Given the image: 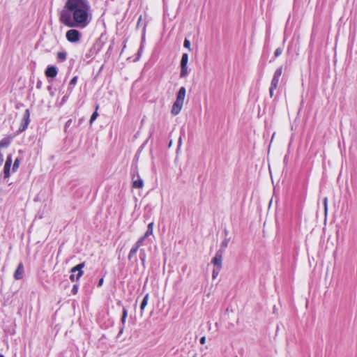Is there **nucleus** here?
I'll list each match as a JSON object with an SVG mask.
<instances>
[{
	"label": "nucleus",
	"mask_w": 357,
	"mask_h": 357,
	"mask_svg": "<svg viewBox=\"0 0 357 357\" xmlns=\"http://www.w3.org/2000/svg\"><path fill=\"white\" fill-rule=\"evenodd\" d=\"M282 67H279L274 73V75H273V78H276V79H280V77L282 75Z\"/></svg>",
	"instance_id": "obj_19"
},
{
	"label": "nucleus",
	"mask_w": 357,
	"mask_h": 357,
	"mask_svg": "<svg viewBox=\"0 0 357 357\" xmlns=\"http://www.w3.org/2000/svg\"><path fill=\"white\" fill-rule=\"evenodd\" d=\"M0 357H4L3 355L0 354Z\"/></svg>",
	"instance_id": "obj_35"
},
{
	"label": "nucleus",
	"mask_w": 357,
	"mask_h": 357,
	"mask_svg": "<svg viewBox=\"0 0 357 357\" xmlns=\"http://www.w3.org/2000/svg\"><path fill=\"white\" fill-rule=\"evenodd\" d=\"M222 255L218 251L216 252L215 257L212 259V263L216 268H222Z\"/></svg>",
	"instance_id": "obj_8"
},
{
	"label": "nucleus",
	"mask_w": 357,
	"mask_h": 357,
	"mask_svg": "<svg viewBox=\"0 0 357 357\" xmlns=\"http://www.w3.org/2000/svg\"><path fill=\"white\" fill-rule=\"evenodd\" d=\"M73 13L68 10H63L61 13L60 20L61 22L69 27L76 26L75 22L74 20V17L73 16Z\"/></svg>",
	"instance_id": "obj_3"
},
{
	"label": "nucleus",
	"mask_w": 357,
	"mask_h": 357,
	"mask_svg": "<svg viewBox=\"0 0 357 357\" xmlns=\"http://www.w3.org/2000/svg\"><path fill=\"white\" fill-rule=\"evenodd\" d=\"M205 342H206V337H201V339H200V343H201L202 344H205Z\"/></svg>",
	"instance_id": "obj_32"
},
{
	"label": "nucleus",
	"mask_w": 357,
	"mask_h": 357,
	"mask_svg": "<svg viewBox=\"0 0 357 357\" xmlns=\"http://www.w3.org/2000/svg\"><path fill=\"white\" fill-rule=\"evenodd\" d=\"M29 116H30L29 110L26 109L24 112V114L23 115L21 126L19 128V132H23L26 129V128L29 123V121H30Z\"/></svg>",
	"instance_id": "obj_6"
},
{
	"label": "nucleus",
	"mask_w": 357,
	"mask_h": 357,
	"mask_svg": "<svg viewBox=\"0 0 357 357\" xmlns=\"http://www.w3.org/2000/svg\"><path fill=\"white\" fill-rule=\"evenodd\" d=\"M84 267V263L79 264L78 265L74 266L71 269V275L70 276V279L72 281H75V280H79L83 275L84 272L82 268Z\"/></svg>",
	"instance_id": "obj_4"
},
{
	"label": "nucleus",
	"mask_w": 357,
	"mask_h": 357,
	"mask_svg": "<svg viewBox=\"0 0 357 357\" xmlns=\"http://www.w3.org/2000/svg\"><path fill=\"white\" fill-rule=\"evenodd\" d=\"M102 283H103V278H101V279L99 280V282H98V287L102 286Z\"/></svg>",
	"instance_id": "obj_33"
},
{
	"label": "nucleus",
	"mask_w": 357,
	"mask_h": 357,
	"mask_svg": "<svg viewBox=\"0 0 357 357\" xmlns=\"http://www.w3.org/2000/svg\"><path fill=\"white\" fill-rule=\"evenodd\" d=\"M189 74L188 65H181L180 77L181 78L185 77Z\"/></svg>",
	"instance_id": "obj_14"
},
{
	"label": "nucleus",
	"mask_w": 357,
	"mask_h": 357,
	"mask_svg": "<svg viewBox=\"0 0 357 357\" xmlns=\"http://www.w3.org/2000/svg\"><path fill=\"white\" fill-rule=\"evenodd\" d=\"M19 165H20V160L18 158H16L15 160L14 161L13 168H12V170L13 172L17 171V169L19 167Z\"/></svg>",
	"instance_id": "obj_22"
},
{
	"label": "nucleus",
	"mask_w": 357,
	"mask_h": 357,
	"mask_svg": "<svg viewBox=\"0 0 357 357\" xmlns=\"http://www.w3.org/2000/svg\"><path fill=\"white\" fill-rule=\"evenodd\" d=\"M188 54L186 53L183 54L181 60V65H188Z\"/></svg>",
	"instance_id": "obj_18"
},
{
	"label": "nucleus",
	"mask_w": 357,
	"mask_h": 357,
	"mask_svg": "<svg viewBox=\"0 0 357 357\" xmlns=\"http://www.w3.org/2000/svg\"><path fill=\"white\" fill-rule=\"evenodd\" d=\"M24 276V266L22 263H20L16 271L14 273V278L17 280H21L23 278Z\"/></svg>",
	"instance_id": "obj_10"
},
{
	"label": "nucleus",
	"mask_w": 357,
	"mask_h": 357,
	"mask_svg": "<svg viewBox=\"0 0 357 357\" xmlns=\"http://www.w3.org/2000/svg\"><path fill=\"white\" fill-rule=\"evenodd\" d=\"M181 139L180 138L179 141H178V144H181Z\"/></svg>",
	"instance_id": "obj_34"
},
{
	"label": "nucleus",
	"mask_w": 357,
	"mask_h": 357,
	"mask_svg": "<svg viewBox=\"0 0 357 357\" xmlns=\"http://www.w3.org/2000/svg\"><path fill=\"white\" fill-rule=\"evenodd\" d=\"M98 108V105L96 107V111L92 114L91 119H90V123L91 124L98 117V114L97 112V109Z\"/></svg>",
	"instance_id": "obj_21"
},
{
	"label": "nucleus",
	"mask_w": 357,
	"mask_h": 357,
	"mask_svg": "<svg viewBox=\"0 0 357 357\" xmlns=\"http://www.w3.org/2000/svg\"><path fill=\"white\" fill-rule=\"evenodd\" d=\"M77 76H75L74 77L72 78V79L70 80V83H69V85L70 86H74L77 84Z\"/></svg>",
	"instance_id": "obj_29"
},
{
	"label": "nucleus",
	"mask_w": 357,
	"mask_h": 357,
	"mask_svg": "<svg viewBox=\"0 0 357 357\" xmlns=\"http://www.w3.org/2000/svg\"><path fill=\"white\" fill-rule=\"evenodd\" d=\"M228 243H229V239L228 238H225L222 241V242L221 243V248H225L228 246Z\"/></svg>",
	"instance_id": "obj_28"
},
{
	"label": "nucleus",
	"mask_w": 357,
	"mask_h": 357,
	"mask_svg": "<svg viewBox=\"0 0 357 357\" xmlns=\"http://www.w3.org/2000/svg\"><path fill=\"white\" fill-rule=\"evenodd\" d=\"M66 57H67V54L65 52H59L57 53V58L60 61H65L66 59Z\"/></svg>",
	"instance_id": "obj_20"
},
{
	"label": "nucleus",
	"mask_w": 357,
	"mask_h": 357,
	"mask_svg": "<svg viewBox=\"0 0 357 357\" xmlns=\"http://www.w3.org/2000/svg\"><path fill=\"white\" fill-rule=\"evenodd\" d=\"M45 73L46 77L54 78L58 73L57 68L54 66H50L47 68Z\"/></svg>",
	"instance_id": "obj_9"
},
{
	"label": "nucleus",
	"mask_w": 357,
	"mask_h": 357,
	"mask_svg": "<svg viewBox=\"0 0 357 357\" xmlns=\"http://www.w3.org/2000/svg\"><path fill=\"white\" fill-rule=\"evenodd\" d=\"M127 315H128V311H127V310L126 308H123V309L122 317H121V322L123 324H124L126 322V319Z\"/></svg>",
	"instance_id": "obj_24"
},
{
	"label": "nucleus",
	"mask_w": 357,
	"mask_h": 357,
	"mask_svg": "<svg viewBox=\"0 0 357 357\" xmlns=\"http://www.w3.org/2000/svg\"><path fill=\"white\" fill-rule=\"evenodd\" d=\"M323 204H324V206L325 215H326L327 214V211H328V198L327 197H325L324 199Z\"/></svg>",
	"instance_id": "obj_25"
},
{
	"label": "nucleus",
	"mask_w": 357,
	"mask_h": 357,
	"mask_svg": "<svg viewBox=\"0 0 357 357\" xmlns=\"http://www.w3.org/2000/svg\"><path fill=\"white\" fill-rule=\"evenodd\" d=\"M279 80L280 79H278L273 77V79L271 80V86H270V89H269V93H270V96L271 97H273V91L275 89H277L278 83H279Z\"/></svg>",
	"instance_id": "obj_13"
},
{
	"label": "nucleus",
	"mask_w": 357,
	"mask_h": 357,
	"mask_svg": "<svg viewBox=\"0 0 357 357\" xmlns=\"http://www.w3.org/2000/svg\"><path fill=\"white\" fill-rule=\"evenodd\" d=\"M66 37L70 43H77L80 40L81 34L76 29H70L66 32Z\"/></svg>",
	"instance_id": "obj_5"
},
{
	"label": "nucleus",
	"mask_w": 357,
	"mask_h": 357,
	"mask_svg": "<svg viewBox=\"0 0 357 357\" xmlns=\"http://www.w3.org/2000/svg\"><path fill=\"white\" fill-rule=\"evenodd\" d=\"M12 165V156L8 155L7 156L4 167H3V178H8L10 176V170Z\"/></svg>",
	"instance_id": "obj_7"
},
{
	"label": "nucleus",
	"mask_w": 357,
	"mask_h": 357,
	"mask_svg": "<svg viewBox=\"0 0 357 357\" xmlns=\"http://www.w3.org/2000/svg\"><path fill=\"white\" fill-rule=\"evenodd\" d=\"M282 52H283V49L282 47L277 48L274 52L275 56V57L279 56L280 55L282 54Z\"/></svg>",
	"instance_id": "obj_26"
},
{
	"label": "nucleus",
	"mask_w": 357,
	"mask_h": 357,
	"mask_svg": "<svg viewBox=\"0 0 357 357\" xmlns=\"http://www.w3.org/2000/svg\"><path fill=\"white\" fill-rule=\"evenodd\" d=\"M138 250H139V247L137 245H136L135 244L132 247V248L130 249L129 254L128 255V258L130 261L134 258H135V261H137V258L135 257V255H136Z\"/></svg>",
	"instance_id": "obj_12"
},
{
	"label": "nucleus",
	"mask_w": 357,
	"mask_h": 357,
	"mask_svg": "<svg viewBox=\"0 0 357 357\" xmlns=\"http://www.w3.org/2000/svg\"><path fill=\"white\" fill-rule=\"evenodd\" d=\"M145 237L142 236L140 237L138 241L136 242L135 245H137L139 248L142 245L144 241L145 240Z\"/></svg>",
	"instance_id": "obj_27"
},
{
	"label": "nucleus",
	"mask_w": 357,
	"mask_h": 357,
	"mask_svg": "<svg viewBox=\"0 0 357 357\" xmlns=\"http://www.w3.org/2000/svg\"><path fill=\"white\" fill-rule=\"evenodd\" d=\"M146 258V254L144 249H141L139 250V259L142 261V264L143 266H145Z\"/></svg>",
	"instance_id": "obj_17"
},
{
	"label": "nucleus",
	"mask_w": 357,
	"mask_h": 357,
	"mask_svg": "<svg viewBox=\"0 0 357 357\" xmlns=\"http://www.w3.org/2000/svg\"><path fill=\"white\" fill-rule=\"evenodd\" d=\"M153 232V222H152L148 225L147 230L143 236L145 238H147L149 236L152 235Z\"/></svg>",
	"instance_id": "obj_15"
},
{
	"label": "nucleus",
	"mask_w": 357,
	"mask_h": 357,
	"mask_svg": "<svg viewBox=\"0 0 357 357\" xmlns=\"http://www.w3.org/2000/svg\"><path fill=\"white\" fill-rule=\"evenodd\" d=\"M144 186V181L140 178L139 174H137V176L135 178V176H133L132 177V187L135 188H142Z\"/></svg>",
	"instance_id": "obj_11"
},
{
	"label": "nucleus",
	"mask_w": 357,
	"mask_h": 357,
	"mask_svg": "<svg viewBox=\"0 0 357 357\" xmlns=\"http://www.w3.org/2000/svg\"><path fill=\"white\" fill-rule=\"evenodd\" d=\"M77 289H78V286H77V285H76V284H75V285L73 287V289H72V293H73V294H77Z\"/></svg>",
	"instance_id": "obj_31"
},
{
	"label": "nucleus",
	"mask_w": 357,
	"mask_h": 357,
	"mask_svg": "<svg viewBox=\"0 0 357 357\" xmlns=\"http://www.w3.org/2000/svg\"><path fill=\"white\" fill-rule=\"evenodd\" d=\"M183 46L190 50V42L188 39H185Z\"/></svg>",
	"instance_id": "obj_30"
},
{
	"label": "nucleus",
	"mask_w": 357,
	"mask_h": 357,
	"mask_svg": "<svg viewBox=\"0 0 357 357\" xmlns=\"http://www.w3.org/2000/svg\"><path fill=\"white\" fill-rule=\"evenodd\" d=\"M185 88L184 86L181 87L177 93L176 101L172 108L171 112L173 115H177L181 112L185 98Z\"/></svg>",
	"instance_id": "obj_2"
},
{
	"label": "nucleus",
	"mask_w": 357,
	"mask_h": 357,
	"mask_svg": "<svg viewBox=\"0 0 357 357\" xmlns=\"http://www.w3.org/2000/svg\"><path fill=\"white\" fill-rule=\"evenodd\" d=\"M149 300V294H146L144 296V297L141 303V305H140V310L142 312L145 309L146 306L147 305Z\"/></svg>",
	"instance_id": "obj_16"
},
{
	"label": "nucleus",
	"mask_w": 357,
	"mask_h": 357,
	"mask_svg": "<svg viewBox=\"0 0 357 357\" xmlns=\"http://www.w3.org/2000/svg\"><path fill=\"white\" fill-rule=\"evenodd\" d=\"M220 270H221V268H215L213 270V272H212V278H213V279H215L217 278V276L218 275Z\"/></svg>",
	"instance_id": "obj_23"
},
{
	"label": "nucleus",
	"mask_w": 357,
	"mask_h": 357,
	"mask_svg": "<svg viewBox=\"0 0 357 357\" xmlns=\"http://www.w3.org/2000/svg\"><path fill=\"white\" fill-rule=\"evenodd\" d=\"M66 8L73 13L76 26L85 27L89 24L90 6L86 0H68Z\"/></svg>",
	"instance_id": "obj_1"
}]
</instances>
